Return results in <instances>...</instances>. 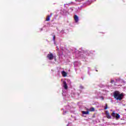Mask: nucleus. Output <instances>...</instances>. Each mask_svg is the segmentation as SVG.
I'll return each instance as SVG.
<instances>
[{"label": "nucleus", "instance_id": "8", "mask_svg": "<svg viewBox=\"0 0 126 126\" xmlns=\"http://www.w3.org/2000/svg\"><path fill=\"white\" fill-rule=\"evenodd\" d=\"M89 111H90V112H94L95 111V108H94V107H92L90 109Z\"/></svg>", "mask_w": 126, "mask_h": 126}, {"label": "nucleus", "instance_id": "13", "mask_svg": "<svg viewBox=\"0 0 126 126\" xmlns=\"http://www.w3.org/2000/svg\"><path fill=\"white\" fill-rule=\"evenodd\" d=\"M105 110H107V109H108V106L107 105V104H106V106L104 108Z\"/></svg>", "mask_w": 126, "mask_h": 126}, {"label": "nucleus", "instance_id": "3", "mask_svg": "<svg viewBox=\"0 0 126 126\" xmlns=\"http://www.w3.org/2000/svg\"><path fill=\"white\" fill-rule=\"evenodd\" d=\"M47 58L49 60H53V59L54 58V55H53V54H48Z\"/></svg>", "mask_w": 126, "mask_h": 126}, {"label": "nucleus", "instance_id": "12", "mask_svg": "<svg viewBox=\"0 0 126 126\" xmlns=\"http://www.w3.org/2000/svg\"><path fill=\"white\" fill-rule=\"evenodd\" d=\"M105 114H106V115H108V114H110V113H109V111H106L105 112Z\"/></svg>", "mask_w": 126, "mask_h": 126}, {"label": "nucleus", "instance_id": "11", "mask_svg": "<svg viewBox=\"0 0 126 126\" xmlns=\"http://www.w3.org/2000/svg\"><path fill=\"white\" fill-rule=\"evenodd\" d=\"M76 1H79V2H80V1H83V0H75Z\"/></svg>", "mask_w": 126, "mask_h": 126}, {"label": "nucleus", "instance_id": "15", "mask_svg": "<svg viewBox=\"0 0 126 126\" xmlns=\"http://www.w3.org/2000/svg\"><path fill=\"white\" fill-rule=\"evenodd\" d=\"M112 83L114 82V80L111 81Z\"/></svg>", "mask_w": 126, "mask_h": 126}, {"label": "nucleus", "instance_id": "2", "mask_svg": "<svg viewBox=\"0 0 126 126\" xmlns=\"http://www.w3.org/2000/svg\"><path fill=\"white\" fill-rule=\"evenodd\" d=\"M111 116L113 117V118H115L116 120H119V119L121 118V116L115 112H113L111 114Z\"/></svg>", "mask_w": 126, "mask_h": 126}, {"label": "nucleus", "instance_id": "17", "mask_svg": "<svg viewBox=\"0 0 126 126\" xmlns=\"http://www.w3.org/2000/svg\"><path fill=\"white\" fill-rule=\"evenodd\" d=\"M81 88H83L82 87H81Z\"/></svg>", "mask_w": 126, "mask_h": 126}, {"label": "nucleus", "instance_id": "14", "mask_svg": "<svg viewBox=\"0 0 126 126\" xmlns=\"http://www.w3.org/2000/svg\"><path fill=\"white\" fill-rule=\"evenodd\" d=\"M56 38V36H53V40H54V41H55V39Z\"/></svg>", "mask_w": 126, "mask_h": 126}, {"label": "nucleus", "instance_id": "10", "mask_svg": "<svg viewBox=\"0 0 126 126\" xmlns=\"http://www.w3.org/2000/svg\"><path fill=\"white\" fill-rule=\"evenodd\" d=\"M50 17H51V16H47V18H46V21H49L50 20Z\"/></svg>", "mask_w": 126, "mask_h": 126}, {"label": "nucleus", "instance_id": "4", "mask_svg": "<svg viewBox=\"0 0 126 126\" xmlns=\"http://www.w3.org/2000/svg\"><path fill=\"white\" fill-rule=\"evenodd\" d=\"M63 87H64V89H67L68 88L67 84H66V82L65 81L63 82Z\"/></svg>", "mask_w": 126, "mask_h": 126}, {"label": "nucleus", "instance_id": "6", "mask_svg": "<svg viewBox=\"0 0 126 126\" xmlns=\"http://www.w3.org/2000/svg\"><path fill=\"white\" fill-rule=\"evenodd\" d=\"M74 20H75V22H78L79 18H78V17L76 15H74Z\"/></svg>", "mask_w": 126, "mask_h": 126}, {"label": "nucleus", "instance_id": "16", "mask_svg": "<svg viewBox=\"0 0 126 126\" xmlns=\"http://www.w3.org/2000/svg\"><path fill=\"white\" fill-rule=\"evenodd\" d=\"M63 79H62V80H61V81H63Z\"/></svg>", "mask_w": 126, "mask_h": 126}, {"label": "nucleus", "instance_id": "7", "mask_svg": "<svg viewBox=\"0 0 126 126\" xmlns=\"http://www.w3.org/2000/svg\"><path fill=\"white\" fill-rule=\"evenodd\" d=\"M82 113L83 115H89V111H82Z\"/></svg>", "mask_w": 126, "mask_h": 126}, {"label": "nucleus", "instance_id": "1", "mask_svg": "<svg viewBox=\"0 0 126 126\" xmlns=\"http://www.w3.org/2000/svg\"><path fill=\"white\" fill-rule=\"evenodd\" d=\"M114 96L116 100H122L124 97V94H123L120 93V92H115L114 94Z\"/></svg>", "mask_w": 126, "mask_h": 126}, {"label": "nucleus", "instance_id": "9", "mask_svg": "<svg viewBox=\"0 0 126 126\" xmlns=\"http://www.w3.org/2000/svg\"><path fill=\"white\" fill-rule=\"evenodd\" d=\"M106 117L107 118V119H112V117L111 116L110 114H107L106 115Z\"/></svg>", "mask_w": 126, "mask_h": 126}, {"label": "nucleus", "instance_id": "5", "mask_svg": "<svg viewBox=\"0 0 126 126\" xmlns=\"http://www.w3.org/2000/svg\"><path fill=\"white\" fill-rule=\"evenodd\" d=\"M61 74L63 75V77H65L67 75V73L64 71H62Z\"/></svg>", "mask_w": 126, "mask_h": 126}]
</instances>
